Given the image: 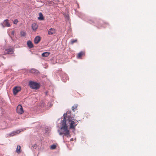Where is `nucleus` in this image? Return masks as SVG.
<instances>
[{"label": "nucleus", "instance_id": "f257e3e1", "mask_svg": "<svg viewBox=\"0 0 156 156\" xmlns=\"http://www.w3.org/2000/svg\"><path fill=\"white\" fill-rule=\"evenodd\" d=\"M70 112H67L64 114V118L62 122V126L61 129L64 130V132L59 133L60 135L64 134V135L68 137H70L71 136L69 134V131L68 129V127L66 124L67 122L69 123L70 129H75L76 126L77 124V121H76L73 117L70 116Z\"/></svg>", "mask_w": 156, "mask_h": 156}, {"label": "nucleus", "instance_id": "f03ea898", "mask_svg": "<svg viewBox=\"0 0 156 156\" xmlns=\"http://www.w3.org/2000/svg\"><path fill=\"white\" fill-rule=\"evenodd\" d=\"M29 85L30 87L33 89H38L40 87L38 83L33 81L29 82Z\"/></svg>", "mask_w": 156, "mask_h": 156}, {"label": "nucleus", "instance_id": "7ed1b4c3", "mask_svg": "<svg viewBox=\"0 0 156 156\" xmlns=\"http://www.w3.org/2000/svg\"><path fill=\"white\" fill-rule=\"evenodd\" d=\"M17 112L19 114H21L24 112L23 107L21 105H19L17 107Z\"/></svg>", "mask_w": 156, "mask_h": 156}, {"label": "nucleus", "instance_id": "20e7f679", "mask_svg": "<svg viewBox=\"0 0 156 156\" xmlns=\"http://www.w3.org/2000/svg\"><path fill=\"white\" fill-rule=\"evenodd\" d=\"M21 87H20L16 86L14 87L13 90V93L14 95H16L21 90Z\"/></svg>", "mask_w": 156, "mask_h": 156}, {"label": "nucleus", "instance_id": "39448f33", "mask_svg": "<svg viewBox=\"0 0 156 156\" xmlns=\"http://www.w3.org/2000/svg\"><path fill=\"white\" fill-rule=\"evenodd\" d=\"M56 31V30L52 28H51L48 30V35H51L55 34Z\"/></svg>", "mask_w": 156, "mask_h": 156}, {"label": "nucleus", "instance_id": "423d86ee", "mask_svg": "<svg viewBox=\"0 0 156 156\" xmlns=\"http://www.w3.org/2000/svg\"><path fill=\"white\" fill-rule=\"evenodd\" d=\"M13 52V51L12 48L5 49V55L12 54Z\"/></svg>", "mask_w": 156, "mask_h": 156}, {"label": "nucleus", "instance_id": "0eeeda50", "mask_svg": "<svg viewBox=\"0 0 156 156\" xmlns=\"http://www.w3.org/2000/svg\"><path fill=\"white\" fill-rule=\"evenodd\" d=\"M85 53L84 52L81 51L78 54L77 58H81L82 56L85 55Z\"/></svg>", "mask_w": 156, "mask_h": 156}, {"label": "nucleus", "instance_id": "6e6552de", "mask_svg": "<svg viewBox=\"0 0 156 156\" xmlns=\"http://www.w3.org/2000/svg\"><path fill=\"white\" fill-rule=\"evenodd\" d=\"M41 40V38L39 36H37L35 37L34 41L35 44H38Z\"/></svg>", "mask_w": 156, "mask_h": 156}, {"label": "nucleus", "instance_id": "1a4fd4ad", "mask_svg": "<svg viewBox=\"0 0 156 156\" xmlns=\"http://www.w3.org/2000/svg\"><path fill=\"white\" fill-rule=\"evenodd\" d=\"M31 27L34 31H36L38 28V25L36 23H34L32 24Z\"/></svg>", "mask_w": 156, "mask_h": 156}, {"label": "nucleus", "instance_id": "9d476101", "mask_svg": "<svg viewBox=\"0 0 156 156\" xmlns=\"http://www.w3.org/2000/svg\"><path fill=\"white\" fill-rule=\"evenodd\" d=\"M3 24L5 25V26L7 27H10V25L8 22V20H5L3 22Z\"/></svg>", "mask_w": 156, "mask_h": 156}, {"label": "nucleus", "instance_id": "9b49d317", "mask_svg": "<svg viewBox=\"0 0 156 156\" xmlns=\"http://www.w3.org/2000/svg\"><path fill=\"white\" fill-rule=\"evenodd\" d=\"M27 45L30 48H32L33 47V45L32 42L30 41H29L27 42Z\"/></svg>", "mask_w": 156, "mask_h": 156}, {"label": "nucleus", "instance_id": "f8f14e48", "mask_svg": "<svg viewBox=\"0 0 156 156\" xmlns=\"http://www.w3.org/2000/svg\"><path fill=\"white\" fill-rule=\"evenodd\" d=\"M30 72L31 73H33L38 74L39 72L38 71L34 69H32L30 70Z\"/></svg>", "mask_w": 156, "mask_h": 156}, {"label": "nucleus", "instance_id": "ddd939ff", "mask_svg": "<svg viewBox=\"0 0 156 156\" xmlns=\"http://www.w3.org/2000/svg\"><path fill=\"white\" fill-rule=\"evenodd\" d=\"M50 53L48 52H46L43 53L42 54V56L43 57H46L49 55Z\"/></svg>", "mask_w": 156, "mask_h": 156}, {"label": "nucleus", "instance_id": "4468645a", "mask_svg": "<svg viewBox=\"0 0 156 156\" xmlns=\"http://www.w3.org/2000/svg\"><path fill=\"white\" fill-rule=\"evenodd\" d=\"M21 149V147L20 145H18L17 146L16 149V151L17 153L18 154H19L20 153V150Z\"/></svg>", "mask_w": 156, "mask_h": 156}, {"label": "nucleus", "instance_id": "2eb2a0df", "mask_svg": "<svg viewBox=\"0 0 156 156\" xmlns=\"http://www.w3.org/2000/svg\"><path fill=\"white\" fill-rule=\"evenodd\" d=\"M77 107H78L77 105H74L72 108V110L73 111L75 112V110L76 109Z\"/></svg>", "mask_w": 156, "mask_h": 156}, {"label": "nucleus", "instance_id": "dca6fc26", "mask_svg": "<svg viewBox=\"0 0 156 156\" xmlns=\"http://www.w3.org/2000/svg\"><path fill=\"white\" fill-rule=\"evenodd\" d=\"M77 39L71 40L70 42V43L71 44H72L76 42H77Z\"/></svg>", "mask_w": 156, "mask_h": 156}, {"label": "nucleus", "instance_id": "f3484780", "mask_svg": "<svg viewBox=\"0 0 156 156\" xmlns=\"http://www.w3.org/2000/svg\"><path fill=\"white\" fill-rule=\"evenodd\" d=\"M39 17H38V19L40 20H43V16L41 13H39Z\"/></svg>", "mask_w": 156, "mask_h": 156}, {"label": "nucleus", "instance_id": "a211bd4d", "mask_svg": "<svg viewBox=\"0 0 156 156\" xmlns=\"http://www.w3.org/2000/svg\"><path fill=\"white\" fill-rule=\"evenodd\" d=\"M56 146L55 145H53L51 146V149H54L56 148Z\"/></svg>", "mask_w": 156, "mask_h": 156}, {"label": "nucleus", "instance_id": "6ab92c4d", "mask_svg": "<svg viewBox=\"0 0 156 156\" xmlns=\"http://www.w3.org/2000/svg\"><path fill=\"white\" fill-rule=\"evenodd\" d=\"M20 34L21 36H24L26 35V33L24 31H21L20 33Z\"/></svg>", "mask_w": 156, "mask_h": 156}, {"label": "nucleus", "instance_id": "aec40b11", "mask_svg": "<svg viewBox=\"0 0 156 156\" xmlns=\"http://www.w3.org/2000/svg\"><path fill=\"white\" fill-rule=\"evenodd\" d=\"M18 22V21L17 20H14V23L15 24H16Z\"/></svg>", "mask_w": 156, "mask_h": 156}, {"label": "nucleus", "instance_id": "412c9836", "mask_svg": "<svg viewBox=\"0 0 156 156\" xmlns=\"http://www.w3.org/2000/svg\"><path fill=\"white\" fill-rule=\"evenodd\" d=\"M1 25H2V26L3 27H5V26H4V24L2 23H1Z\"/></svg>", "mask_w": 156, "mask_h": 156}, {"label": "nucleus", "instance_id": "4be33fe9", "mask_svg": "<svg viewBox=\"0 0 156 156\" xmlns=\"http://www.w3.org/2000/svg\"><path fill=\"white\" fill-rule=\"evenodd\" d=\"M37 144H35L34 145L33 147H37Z\"/></svg>", "mask_w": 156, "mask_h": 156}, {"label": "nucleus", "instance_id": "5701e85b", "mask_svg": "<svg viewBox=\"0 0 156 156\" xmlns=\"http://www.w3.org/2000/svg\"><path fill=\"white\" fill-rule=\"evenodd\" d=\"M14 31H12V33H11V34H12V35H13L14 34Z\"/></svg>", "mask_w": 156, "mask_h": 156}, {"label": "nucleus", "instance_id": "b1692460", "mask_svg": "<svg viewBox=\"0 0 156 156\" xmlns=\"http://www.w3.org/2000/svg\"><path fill=\"white\" fill-rule=\"evenodd\" d=\"M73 140L72 139H70V140H71H71Z\"/></svg>", "mask_w": 156, "mask_h": 156}, {"label": "nucleus", "instance_id": "393cba45", "mask_svg": "<svg viewBox=\"0 0 156 156\" xmlns=\"http://www.w3.org/2000/svg\"><path fill=\"white\" fill-rule=\"evenodd\" d=\"M55 0H54V1H55V2H55Z\"/></svg>", "mask_w": 156, "mask_h": 156}]
</instances>
